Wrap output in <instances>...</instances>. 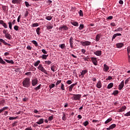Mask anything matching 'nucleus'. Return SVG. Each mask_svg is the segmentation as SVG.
I'll use <instances>...</instances> for the list:
<instances>
[{
  "instance_id": "obj_1",
  "label": "nucleus",
  "mask_w": 130,
  "mask_h": 130,
  "mask_svg": "<svg viewBox=\"0 0 130 130\" xmlns=\"http://www.w3.org/2000/svg\"><path fill=\"white\" fill-rule=\"evenodd\" d=\"M22 86L25 88H29L31 86V82L30 81V78H25L22 82Z\"/></svg>"
},
{
  "instance_id": "obj_2",
  "label": "nucleus",
  "mask_w": 130,
  "mask_h": 130,
  "mask_svg": "<svg viewBox=\"0 0 130 130\" xmlns=\"http://www.w3.org/2000/svg\"><path fill=\"white\" fill-rule=\"evenodd\" d=\"M69 95H72L73 96L71 98V99L73 100H75V101H77L78 100H81V97H82V95L80 94H75L73 93H69Z\"/></svg>"
},
{
  "instance_id": "obj_3",
  "label": "nucleus",
  "mask_w": 130,
  "mask_h": 130,
  "mask_svg": "<svg viewBox=\"0 0 130 130\" xmlns=\"http://www.w3.org/2000/svg\"><path fill=\"white\" fill-rule=\"evenodd\" d=\"M38 70L41 71V72H42L43 73H44V74H45L46 75H48V73L47 72L46 70L44 69V67L42 66V64H39V67H38Z\"/></svg>"
},
{
  "instance_id": "obj_4",
  "label": "nucleus",
  "mask_w": 130,
  "mask_h": 130,
  "mask_svg": "<svg viewBox=\"0 0 130 130\" xmlns=\"http://www.w3.org/2000/svg\"><path fill=\"white\" fill-rule=\"evenodd\" d=\"M59 30L60 31H62V30H63V31H68V30H69V27L66 25L63 24L59 28Z\"/></svg>"
},
{
  "instance_id": "obj_5",
  "label": "nucleus",
  "mask_w": 130,
  "mask_h": 130,
  "mask_svg": "<svg viewBox=\"0 0 130 130\" xmlns=\"http://www.w3.org/2000/svg\"><path fill=\"white\" fill-rule=\"evenodd\" d=\"M81 44H82V46H88L91 45V43L89 41H84L81 42Z\"/></svg>"
},
{
  "instance_id": "obj_6",
  "label": "nucleus",
  "mask_w": 130,
  "mask_h": 130,
  "mask_svg": "<svg viewBox=\"0 0 130 130\" xmlns=\"http://www.w3.org/2000/svg\"><path fill=\"white\" fill-rule=\"evenodd\" d=\"M91 60L94 66H97L98 64V61H97V58L91 57Z\"/></svg>"
},
{
  "instance_id": "obj_7",
  "label": "nucleus",
  "mask_w": 130,
  "mask_h": 130,
  "mask_svg": "<svg viewBox=\"0 0 130 130\" xmlns=\"http://www.w3.org/2000/svg\"><path fill=\"white\" fill-rule=\"evenodd\" d=\"M38 84V79L34 78L31 81V85L32 86H36Z\"/></svg>"
},
{
  "instance_id": "obj_8",
  "label": "nucleus",
  "mask_w": 130,
  "mask_h": 130,
  "mask_svg": "<svg viewBox=\"0 0 130 130\" xmlns=\"http://www.w3.org/2000/svg\"><path fill=\"white\" fill-rule=\"evenodd\" d=\"M77 84H78V82H77L75 83L71 84L70 86H69V91L70 92H72V91H73V88H74V87H75V86H77Z\"/></svg>"
},
{
  "instance_id": "obj_9",
  "label": "nucleus",
  "mask_w": 130,
  "mask_h": 130,
  "mask_svg": "<svg viewBox=\"0 0 130 130\" xmlns=\"http://www.w3.org/2000/svg\"><path fill=\"white\" fill-rule=\"evenodd\" d=\"M123 87H124V80L122 81V82L119 85L118 89L120 90H122V88H123Z\"/></svg>"
},
{
  "instance_id": "obj_10",
  "label": "nucleus",
  "mask_w": 130,
  "mask_h": 130,
  "mask_svg": "<svg viewBox=\"0 0 130 130\" xmlns=\"http://www.w3.org/2000/svg\"><path fill=\"white\" fill-rule=\"evenodd\" d=\"M70 44L71 48H74V38L71 37L70 39Z\"/></svg>"
},
{
  "instance_id": "obj_11",
  "label": "nucleus",
  "mask_w": 130,
  "mask_h": 130,
  "mask_svg": "<svg viewBox=\"0 0 130 130\" xmlns=\"http://www.w3.org/2000/svg\"><path fill=\"white\" fill-rule=\"evenodd\" d=\"M0 24L1 25H2L3 27L5 28V29H7V28H8V25L4 21V20H0Z\"/></svg>"
},
{
  "instance_id": "obj_12",
  "label": "nucleus",
  "mask_w": 130,
  "mask_h": 130,
  "mask_svg": "<svg viewBox=\"0 0 130 130\" xmlns=\"http://www.w3.org/2000/svg\"><path fill=\"white\" fill-rule=\"evenodd\" d=\"M96 88L98 89H101L102 88V83H101V81H99L96 84Z\"/></svg>"
},
{
  "instance_id": "obj_13",
  "label": "nucleus",
  "mask_w": 130,
  "mask_h": 130,
  "mask_svg": "<svg viewBox=\"0 0 130 130\" xmlns=\"http://www.w3.org/2000/svg\"><path fill=\"white\" fill-rule=\"evenodd\" d=\"M93 53L97 56H100L101 54H102V51L100 50L96 51L95 52H94Z\"/></svg>"
},
{
  "instance_id": "obj_14",
  "label": "nucleus",
  "mask_w": 130,
  "mask_h": 130,
  "mask_svg": "<svg viewBox=\"0 0 130 130\" xmlns=\"http://www.w3.org/2000/svg\"><path fill=\"white\" fill-rule=\"evenodd\" d=\"M123 45H124L123 43H119L116 44V47L117 48H121V47H123Z\"/></svg>"
},
{
  "instance_id": "obj_15",
  "label": "nucleus",
  "mask_w": 130,
  "mask_h": 130,
  "mask_svg": "<svg viewBox=\"0 0 130 130\" xmlns=\"http://www.w3.org/2000/svg\"><path fill=\"white\" fill-rule=\"evenodd\" d=\"M117 36H121V34L117 33L114 34L112 38V41H113L114 39H115V38H116Z\"/></svg>"
},
{
  "instance_id": "obj_16",
  "label": "nucleus",
  "mask_w": 130,
  "mask_h": 130,
  "mask_svg": "<svg viewBox=\"0 0 130 130\" xmlns=\"http://www.w3.org/2000/svg\"><path fill=\"white\" fill-rule=\"evenodd\" d=\"M87 73H88V71H87L86 70H83L81 72V76H82V78H84V76H85V75H86V74H87Z\"/></svg>"
},
{
  "instance_id": "obj_17",
  "label": "nucleus",
  "mask_w": 130,
  "mask_h": 130,
  "mask_svg": "<svg viewBox=\"0 0 130 130\" xmlns=\"http://www.w3.org/2000/svg\"><path fill=\"white\" fill-rule=\"evenodd\" d=\"M43 122H44V119L41 118L39 120V121H37L36 122V123H37V124H42V123H43Z\"/></svg>"
},
{
  "instance_id": "obj_18",
  "label": "nucleus",
  "mask_w": 130,
  "mask_h": 130,
  "mask_svg": "<svg viewBox=\"0 0 130 130\" xmlns=\"http://www.w3.org/2000/svg\"><path fill=\"white\" fill-rule=\"evenodd\" d=\"M104 69L105 72H108V70H109V67H108V66H107L106 64H104Z\"/></svg>"
},
{
  "instance_id": "obj_19",
  "label": "nucleus",
  "mask_w": 130,
  "mask_h": 130,
  "mask_svg": "<svg viewBox=\"0 0 130 130\" xmlns=\"http://www.w3.org/2000/svg\"><path fill=\"white\" fill-rule=\"evenodd\" d=\"M5 37L7 39H9V40H11L12 39V36L9 33H7L6 35H5Z\"/></svg>"
},
{
  "instance_id": "obj_20",
  "label": "nucleus",
  "mask_w": 130,
  "mask_h": 130,
  "mask_svg": "<svg viewBox=\"0 0 130 130\" xmlns=\"http://www.w3.org/2000/svg\"><path fill=\"white\" fill-rule=\"evenodd\" d=\"M2 9L4 12H7V11L9 10V7L6 6H3Z\"/></svg>"
},
{
  "instance_id": "obj_21",
  "label": "nucleus",
  "mask_w": 130,
  "mask_h": 130,
  "mask_svg": "<svg viewBox=\"0 0 130 130\" xmlns=\"http://www.w3.org/2000/svg\"><path fill=\"white\" fill-rule=\"evenodd\" d=\"M4 60H5V61H6V62H7L8 63H11V64H14V61L13 60H8L6 59H5Z\"/></svg>"
},
{
  "instance_id": "obj_22",
  "label": "nucleus",
  "mask_w": 130,
  "mask_h": 130,
  "mask_svg": "<svg viewBox=\"0 0 130 130\" xmlns=\"http://www.w3.org/2000/svg\"><path fill=\"white\" fill-rule=\"evenodd\" d=\"M21 1L22 0H12V4H19V3H20V2H21Z\"/></svg>"
},
{
  "instance_id": "obj_23",
  "label": "nucleus",
  "mask_w": 130,
  "mask_h": 130,
  "mask_svg": "<svg viewBox=\"0 0 130 130\" xmlns=\"http://www.w3.org/2000/svg\"><path fill=\"white\" fill-rule=\"evenodd\" d=\"M100 40V34H98L95 38V41L98 42Z\"/></svg>"
},
{
  "instance_id": "obj_24",
  "label": "nucleus",
  "mask_w": 130,
  "mask_h": 130,
  "mask_svg": "<svg viewBox=\"0 0 130 130\" xmlns=\"http://www.w3.org/2000/svg\"><path fill=\"white\" fill-rule=\"evenodd\" d=\"M113 87V83H110V84H108L107 86L108 89H111Z\"/></svg>"
},
{
  "instance_id": "obj_25",
  "label": "nucleus",
  "mask_w": 130,
  "mask_h": 130,
  "mask_svg": "<svg viewBox=\"0 0 130 130\" xmlns=\"http://www.w3.org/2000/svg\"><path fill=\"white\" fill-rule=\"evenodd\" d=\"M119 91L118 90H115L114 92L112 93V95H114V96H116L118 94H119Z\"/></svg>"
},
{
  "instance_id": "obj_26",
  "label": "nucleus",
  "mask_w": 130,
  "mask_h": 130,
  "mask_svg": "<svg viewBox=\"0 0 130 130\" xmlns=\"http://www.w3.org/2000/svg\"><path fill=\"white\" fill-rule=\"evenodd\" d=\"M59 47H60L61 49H63L66 48V44H60Z\"/></svg>"
},
{
  "instance_id": "obj_27",
  "label": "nucleus",
  "mask_w": 130,
  "mask_h": 130,
  "mask_svg": "<svg viewBox=\"0 0 130 130\" xmlns=\"http://www.w3.org/2000/svg\"><path fill=\"white\" fill-rule=\"evenodd\" d=\"M55 68H56V66L53 65L51 66V70L52 71V72H55Z\"/></svg>"
},
{
  "instance_id": "obj_28",
  "label": "nucleus",
  "mask_w": 130,
  "mask_h": 130,
  "mask_svg": "<svg viewBox=\"0 0 130 130\" xmlns=\"http://www.w3.org/2000/svg\"><path fill=\"white\" fill-rule=\"evenodd\" d=\"M112 120V118H109L105 122V124H107V123H109V122H110V121H111Z\"/></svg>"
},
{
  "instance_id": "obj_29",
  "label": "nucleus",
  "mask_w": 130,
  "mask_h": 130,
  "mask_svg": "<svg viewBox=\"0 0 130 130\" xmlns=\"http://www.w3.org/2000/svg\"><path fill=\"white\" fill-rule=\"evenodd\" d=\"M40 63V60H37V61L35 62L34 64L35 67H38V65Z\"/></svg>"
},
{
  "instance_id": "obj_30",
  "label": "nucleus",
  "mask_w": 130,
  "mask_h": 130,
  "mask_svg": "<svg viewBox=\"0 0 130 130\" xmlns=\"http://www.w3.org/2000/svg\"><path fill=\"white\" fill-rule=\"evenodd\" d=\"M41 88V84H40L39 86L35 87L34 89L36 90V91H38V90H40Z\"/></svg>"
},
{
  "instance_id": "obj_31",
  "label": "nucleus",
  "mask_w": 130,
  "mask_h": 130,
  "mask_svg": "<svg viewBox=\"0 0 130 130\" xmlns=\"http://www.w3.org/2000/svg\"><path fill=\"white\" fill-rule=\"evenodd\" d=\"M45 64H48V66H49V64H51V63H52V61L50 60L45 61Z\"/></svg>"
},
{
  "instance_id": "obj_32",
  "label": "nucleus",
  "mask_w": 130,
  "mask_h": 130,
  "mask_svg": "<svg viewBox=\"0 0 130 130\" xmlns=\"http://www.w3.org/2000/svg\"><path fill=\"white\" fill-rule=\"evenodd\" d=\"M0 63L2 64H6V61H4L2 57H0Z\"/></svg>"
},
{
  "instance_id": "obj_33",
  "label": "nucleus",
  "mask_w": 130,
  "mask_h": 130,
  "mask_svg": "<svg viewBox=\"0 0 130 130\" xmlns=\"http://www.w3.org/2000/svg\"><path fill=\"white\" fill-rule=\"evenodd\" d=\"M36 31L38 35H40V27H38Z\"/></svg>"
},
{
  "instance_id": "obj_34",
  "label": "nucleus",
  "mask_w": 130,
  "mask_h": 130,
  "mask_svg": "<svg viewBox=\"0 0 130 130\" xmlns=\"http://www.w3.org/2000/svg\"><path fill=\"white\" fill-rule=\"evenodd\" d=\"M71 24H72L73 25V26H79V23H78V22H77L76 21H73V22H71Z\"/></svg>"
},
{
  "instance_id": "obj_35",
  "label": "nucleus",
  "mask_w": 130,
  "mask_h": 130,
  "mask_svg": "<svg viewBox=\"0 0 130 130\" xmlns=\"http://www.w3.org/2000/svg\"><path fill=\"white\" fill-rule=\"evenodd\" d=\"M60 89L62 90V91H64V90H65L64 84H63V83H61Z\"/></svg>"
},
{
  "instance_id": "obj_36",
  "label": "nucleus",
  "mask_w": 130,
  "mask_h": 130,
  "mask_svg": "<svg viewBox=\"0 0 130 130\" xmlns=\"http://www.w3.org/2000/svg\"><path fill=\"white\" fill-rule=\"evenodd\" d=\"M45 19L46 20H48V21H50L52 19V16H46Z\"/></svg>"
},
{
  "instance_id": "obj_37",
  "label": "nucleus",
  "mask_w": 130,
  "mask_h": 130,
  "mask_svg": "<svg viewBox=\"0 0 130 130\" xmlns=\"http://www.w3.org/2000/svg\"><path fill=\"white\" fill-rule=\"evenodd\" d=\"M48 57V55L43 54L42 56V58H43V59H47Z\"/></svg>"
},
{
  "instance_id": "obj_38",
  "label": "nucleus",
  "mask_w": 130,
  "mask_h": 130,
  "mask_svg": "<svg viewBox=\"0 0 130 130\" xmlns=\"http://www.w3.org/2000/svg\"><path fill=\"white\" fill-rule=\"evenodd\" d=\"M4 105H5V100H2L0 101V107L1 106H4Z\"/></svg>"
},
{
  "instance_id": "obj_39",
  "label": "nucleus",
  "mask_w": 130,
  "mask_h": 130,
  "mask_svg": "<svg viewBox=\"0 0 130 130\" xmlns=\"http://www.w3.org/2000/svg\"><path fill=\"white\" fill-rule=\"evenodd\" d=\"M125 109H126V107L124 106L120 109L119 112H122V111H124V110H125Z\"/></svg>"
},
{
  "instance_id": "obj_40",
  "label": "nucleus",
  "mask_w": 130,
  "mask_h": 130,
  "mask_svg": "<svg viewBox=\"0 0 130 130\" xmlns=\"http://www.w3.org/2000/svg\"><path fill=\"white\" fill-rule=\"evenodd\" d=\"M53 28V25H48L47 26V30H51Z\"/></svg>"
},
{
  "instance_id": "obj_41",
  "label": "nucleus",
  "mask_w": 130,
  "mask_h": 130,
  "mask_svg": "<svg viewBox=\"0 0 130 130\" xmlns=\"http://www.w3.org/2000/svg\"><path fill=\"white\" fill-rule=\"evenodd\" d=\"M116 124H113L110 126V127L111 128V129H113L114 127H116Z\"/></svg>"
},
{
  "instance_id": "obj_42",
  "label": "nucleus",
  "mask_w": 130,
  "mask_h": 130,
  "mask_svg": "<svg viewBox=\"0 0 130 130\" xmlns=\"http://www.w3.org/2000/svg\"><path fill=\"white\" fill-rule=\"evenodd\" d=\"M0 42H1L2 43H4L5 45L7 44V42H6V41L3 39H0Z\"/></svg>"
},
{
  "instance_id": "obj_43",
  "label": "nucleus",
  "mask_w": 130,
  "mask_h": 130,
  "mask_svg": "<svg viewBox=\"0 0 130 130\" xmlns=\"http://www.w3.org/2000/svg\"><path fill=\"white\" fill-rule=\"evenodd\" d=\"M88 124H89V122L88 121H86L83 123V125H84V126H87Z\"/></svg>"
},
{
  "instance_id": "obj_44",
  "label": "nucleus",
  "mask_w": 130,
  "mask_h": 130,
  "mask_svg": "<svg viewBox=\"0 0 130 130\" xmlns=\"http://www.w3.org/2000/svg\"><path fill=\"white\" fill-rule=\"evenodd\" d=\"M55 86V84L52 83L49 85V88L51 90V89H52V88H54V87Z\"/></svg>"
},
{
  "instance_id": "obj_45",
  "label": "nucleus",
  "mask_w": 130,
  "mask_h": 130,
  "mask_svg": "<svg viewBox=\"0 0 130 130\" xmlns=\"http://www.w3.org/2000/svg\"><path fill=\"white\" fill-rule=\"evenodd\" d=\"M79 16H80V17H83V11L80 10V11H79Z\"/></svg>"
},
{
  "instance_id": "obj_46",
  "label": "nucleus",
  "mask_w": 130,
  "mask_h": 130,
  "mask_svg": "<svg viewBox=\"0 0 130 130\" xmlns=\"http://www.w3.org/2000/svg\"><path fill=\"white\" fill-rule=\"evenodd\" d=\"M32 43L35 45V46H38V43H37V42L36 41H32Z\"/></svg>"
},
{
  "instance_id": "obj_47",
  "label": "nucleus",
  "mask_w": 130,
  "mask_h": 130,
  "mask_svg": "<svg viewBox=\"0 0 130 130\" xmlns=\"http://www.w3.org/2000/svg\"><path fill=\"white\" fill-rule=\"evenodd\" d=\"M84 28V24H80L79 27V30H82Z\"/></svg>"
},
{
  "instance_id": "obj_48",
  "label": "nucleus",
  "mask_w": 130,
  "mask_h": 130,
  "mask_svg": "<svg viewBox=\"0 0 130 130\" xmlns=\"http://www.w3.org/2000/svg\"><path fill=\"white\" fill-rule=\"evenodd\" d=\"M127 52L128 55H129V53H130V46H128L127 48Z\"/></svg>"
},
{
  "instance_id": "obj_49",
  "label": "nucleus",
  "mask_w": 130,
  "mask_h": 130,
  "mask_svg": "<svg viewBox=\"0 0 130 130\" xmlns=\"http://www.w3.org/2000/svg\"><path fill=\"white\" fill-rule=\"evenodd\" d=\"M38 26H39V24L37 23H33L32 24V27H38Z\"/></svg>"
},
{
  "instance_id": "obj_50",
  "label": "nucleus",
  "mask_w": 130,
  "mask_h": 130,
  "mask_svg": "<svg viewBox=\"0 0 130 130\" xmlns=\"http://www.w3.org/2000/svg\"><path fill=\"white\" fill-rule=\"evenodd\" d=\"M115 31H117L118 32H120V31H122V28L119 27V28H117L116 30H115Z\"/></svg>"
},
{
  "instance_id": "obj_51",
  "label": "nucleus",
  "mask_w": 130,
  "mask_h": 130,
  "mask_svg": "<svg viewBox=\"0 0 130 130\" xmlns=\"http://www.w3.org/2000/svg\"><path fill=\"white\" fill-rule=\"evenodd\" d=\"M48 120L49 121H51V120H53V116H49L48 117Z\"/></svg>"
},
{
  "instance_id": "obj_52",
  "label": "nucleus",
  "mask_w": 130,
  "mask_h": 130,
  "mask_svg": "<svg viewBox=\"0 0 130 130\" xmlns=\"http://www.w3.org/2000/svg\"><path fill=\"white\" fill-rule=\"evenodd\" d=\"M60 83H61V80H58V81H57V82L56 83V87H57V85H59V84H60Z\"/></svg>"
},
{
  "instance_id": "obj_53",
  "label": "nucleus",
  "mask_w": 130,
  "mask_h": 130,
  "mask_svg": "<svg viewBox=\"0 0 130 130\" xmlns=\"http://www.w3.org/2000/svg\"><path fill=\"white\" fill-rule=\"evenodd\" d=\"M14 30H16V31H18L19 30V26L18 25H15L14 27Z\"/></svg>"
},
{
  "instance_id": "obj_54",
  "label": "nucleus",
  "mask_w": 130,
  "mask_h": 130,
  "mask_svg": "<svg viewBox=\"0 0 130 130\" xmlns=\"http://www.w3.org/2000/svg\"><path fill=\"white\" fill-rule=\"evenodd\" d=\"M25 5L27 8H29L30 7V4H29V3L28 2H25Z\"/></svg>"
},
{
  "instance_id": "obj_55",
  "label": "nucleus",
  "mask_w": 130,
  "mask_h": 130,
  "mask_svg": "<svg viewBox=\"0 0 130 130\" xmlns=\"http://www.w3.org/2000/svg\"><path fill=\"white\" fill-rule=\"evenodd\" d=\"M9 120H13L14 119H17V117H10L9 118Z\"/></svg>"
},
{
  "instance_id": "obj_56",
  "label": "nucleus",
  "mask_w": 130,
  "mask_h": 130,
  "mask_svg": "<svg viewBox=\"0 0 130 130\" xmlns=\"http://www.w3.org/2000/svg\"><path fill=\"white\" fill-rule=\"evenodd\" d=\"M8 24H9V28L10 29V30H12V22H9L8 23Z\"/></svg>"
},
{
  "instance_id": "obj_57",
  "label": "nucleus",
  "mask_w": 130,
  "mask_h": 130,
  "mask_svg": "<svg viewBox=\"0 0 130 130\" xmlns=\"http://www.w3.org/2000/svg\"><path fill=\"white\" fill-rule=\"evenodd\" d=\"M42 52H43V53H44V54H47V51H46L45 49H43L42 50Z\"/></svg>"
},
{
  "instance_id": "obj_58",
  "label": "nucleus",
  "mask_w": 130,
  "mask_h": 130,
  "mask_svg": "<svg viewBox=\"0 0 130 130\" xmlns=\"http://www.w3.org/2000/svg\"><path fill=\"white\" fill-rule=\"evenodd\" d=\"M84 59L85 61H89V60H88V59H89V56H87L84 57Z\"/></svg>"
},
{
  "instance_id": "obj_59",
  "label": "nucleus",
  "mask_w": 130,
  "mask_h": 130,
  "mask_svg": "<svg viewBox=\"0 0 130 130\" xmlns=\"http://www.w3.org/2000/svg\"><path fill=\"white\" fill-rule=\"evenodd\" d=\"M66 83L68 85H71V84H72V83H73V82L72 81V80H68Z\"/></svg>"
},
{
  "instance_id": "obj_60",
  "label": "nucleus",
  "mask_w": 130,
  "mask_h": 130,
  "mask_svg": "<svg viewBox=\"0 0 130 130\" xmlns=\"http://www.w3.org/2000/svg\"><path fill=\"white\" fill-rule=\"evenodd\" d=\"M17 123H18L17 121H15L14 123H12V126L14 127V126H16L17 125Z\"/></svg>"
},
{
  "instance_id": "obj_61",
  "label": "nucleus",
  "mask_w": 130,
  "mask_h": 130,
  "mask_svg": "<svg viewBox=\"0 0 130 130\" xmlns=\"http://www.w3.org/2000/svg\"><path fill=\"white\" fill-rule=\"evenodd\" d=\"M113 19V16H110L107 18V20H112Z\"/></svg>"
},
{
  "instance_id": "obj_62",
  "label": "nucleus",
  "mask_w": 130,
  "mask_h": 130,
  "mask_svg": "<svg viewBox=\"0 0 130 130\" xmlns=\"http://www.w3.org/2000/svg\"><path fill=\"white\" fill-rule=\"evenodd\" d=\"M124 115V116H130V111L127 112Z\"/></svg>"
},
{
  "instance_id": "obj_63",
  "label": "nucleus",
  "mask_w": 130,
  "mask_h": 130,
  "mask_svg": "<svg viewBox=\"0 0 130 130\" xmlns=\"http://www.w3.org/2000/svg\"><path fill=\"white\" fill-rule=\"evenodd\" d=\"M128 82H129V78H127V79L125 80V85H126V84H127V83H128Z\"/></svg>"
},
{
  "instance_id": "obj_64",
  "label": "nucleus",
  "mask_w": 130,
  "mask_h": 130,
  "mask_svg": "<svg viewBox=\"0 0 130 130\" xmlns=\"http://www.w3.org/2000/svg\"><path fill=\"white\" fill-rule=\"evenodd\" d=\"M26 76H31V72H27L25 74Z\"/></svg>"
}]
</instances>
